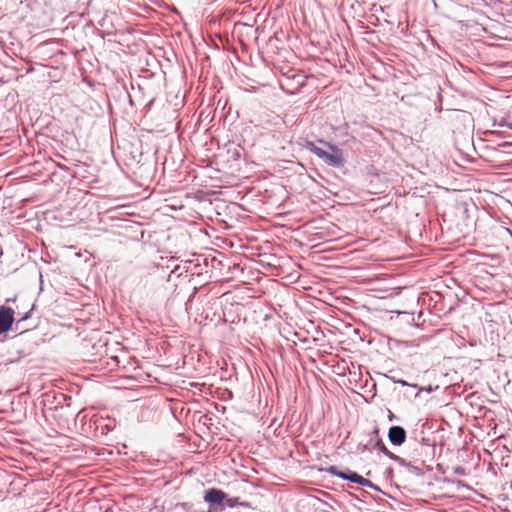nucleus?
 <instances>
[{"mask_svg":"<svg viewBox=\"0 0 512 512\" xmlns=\"http://www.w3.org/2000/svg\"><path fill=\"white\" fill-rule=\"evenodd\" d=\"M342 290L332 287V284L322 277V305L329 308L337 307L341 303Z\"/></svg>","mask_w":512,"mask_h":512,"instance_id":"obj_1","label":"nucleus"},{"mask_svg":"<svg viewBox=\"0 0 512 512\" xmlns=\"http://www.w3.org/2000/svg\"><path fill=\"white\" fill-rule=\"evenodd\" d=\"M325 147V150L322 149V160L332 167H343L345 159L342 150L330 143H325Z\"/></svg>","mask_w":512,"mask_h":512,"instance_id":"obj_2","label":"nucleus"},{"mask_svg":"<svg viewBox=\"0 0 512 512\" xmlns=\"http://www.w3.org/2000/svg\"><path fill=\"white\" fill-rule=\"evenodd\" d=\"M328 472H330L332 475H336L338 476L339 478H342L344 480H348L350 482H353V483H356V484H359L363 487H373V483L364 478L363 476L357 474L356 472H353V471H350V470H347V472H341V471H338L337 468L335 466H330L328 469H327Z\"/></svg>","mask_w":512,"mask_h":512,"instance_id":"obj_3","label":"nucleus"},{"mask_svg":"<svg viewBox=\"0 0 512 512\" xmlns=\"http://www.w3.org/2000/svg\"><path fill=\"white\" fill-rule=\"evenodd\" d=\"M328 472H330L332 475H336L338 476L339 478H342L344 480H348L350 482H353V483H356V484H359L363 487H373V483L364 478L363 476L357 474L356 472H353V471H350V470H347V472H341V471H338L337 468L335 466H330L328 469H327Z\"/></svg>","mask_w":512,"mask_h":512,"instance_id":"obj_4","label":"nucleus"},{"mask_svg":"<svg viewBox=\"0 0 512 512\" xmlns=\"http://www.w3.org/2000/svg\"><path fill=\"white\" fill-rule=\"evenodd\" d=\"M328 472H330L332 475H336L338 476L339 478H342L344 480H348L350 482H353V483H356V484H359L363 487H373V483L364 478L363 476L357 474L356 472H353V471H350V470H347V472H341V471H338L337 468L335 466H330L328 469H327Z\"/></svg>","mask_w":512,"mask_h":512,"instance_id":"obj_5","label":"nucleus"},{"mask_svg":"<svg viewBox=\"0 0 512 512\" xmlns=\"http://www.w3.org/2000/svg\"><path fill=\"white\" fill-rule=\"evenodd\" d=\"M14 311L5 306L0 307V333L7 332L13 323Z\"/></svg>","mask_w":512,"mask_h":512,"instance_id":"obj_6","label":"nucleus"},{"mask_svg":"<svg viewBox=\"0 0 512 512\" xmlns=\"http://www.w3.org/2000/svg\"><path fill=\"white\" fill-rule=\"evenodd\" d=\"M388 438L393 445L400 446L406 440V431L401 426H392L389 428Z\"/></svg>","mask_w":512,"mask_h":512,"instance_id":"obj_7","label":"nucleus"},{"mask_svg":"<svg viewBox=\"0 0 512 512\" xmlns=\"http://www.w3.org/2000/svg\"><path fill=\"white\" fill-rule=\"evenodd\" d=\"M339 228L333 223L322 225V246L337 238H340Z\"/></svg>","mask_w":512,"mask_h":512,"instance_id":"obj_8","label":"nucleus"},{"mask_svg":"<svg viewBox=\"0 0 512 512\" xmlns=\"http://www.w3.org/2000/svg\"><path fill=\"white\" fill-rule=\"evenodd\" d=\"M226 499V494L218 489L211 488L205 492L204 500L213 505H219Z\"/></svg>","mask_w":512,"mask_h":512,"instance_id":"obj_9","label":"nucleus"},{"mask_svg":"<svg viewBox=\"0 0 512 512\" xmlns=\"http://www.w3.org/2000/svg\"><path fill=\"white\" fill-rule=\"evenodd\" d=\"M414 452H415V461H420L422 463L425 462L424 459H421V456H422V451L419 452V449L420 450H423V449H429L432 447V445L430 444V441L429 439H426V438H422V443L418 442V441H415L414 443Z\"/></svg>","mask_w":512,"mask_h":512,"instance_id":"obj_10","label":"nucleus"},{"mask_svg":"<svg viewBox=\"0 0 512 512\" xmlns=\"http://www.w3.org/2000/svg\"><path fill=\"white\" fill-rule=\"evenodd\" d=\"M377 446H378L379 450H381L383 453H385L386 455L392 457V453H390L388 451V449L386 448L385 444L381 440L377 443Z\"/></svg>","mask_w":512,"mask_h":512,"instance_id":"obj_11","label":"nucleus"},{"mask_svg":"<svg viewBox=\"0 0 512 512\" xmlns=\"http://www.w3.org/2000/svg\"><path fill=\"white\" fill-rule=\"evenodd\" d=\"M226 504L229 506V507H234L236 504H237V499H228L226 501Z\"/></svg>","mask_w":512,"mask_h":512,"instance_id":"obj_12","label":"nucleus"},{"mask_svg":"<svg viewBox=\"0 0 512 512\" xmlns=\"http://www.w3.org/2000/svg\"><path fill=\"white\" fill-rule=\"evenodd\" d=\"M395 383H398L402 386H411L410 384H408L405 380H393ZM413 387H416V385H412Z\"/></svg>","mask_w":512,"mask_h":512,"instance_id":"obj_13","label":"nucleus"},{"mask_svg":"<svg viewBox=\"0 0 512 512\" xmlns=\"http://www.w3.org/2000/svg\"><path fill=\"white\" fill-rule=\"evenodd\" d=\"M388 419H389L390 421H393V420H395V419H396L395 414H394L392 411H390V410H388Z\"/></svg>","mask_w":512,"mask_h":512,"instance_id":"obj_14","label":"nucleus"},{"mask_svg":"<svg viewBox=\"0 0 512 512\" xmlns=\"http://www.w3.org/2000/svg\"><path fill=\"white\" fill-rule=\"evenodd\" d=\"M424 390H425V391H427V392H431V391H432V388H431V386H429V387H427V388H423V387H422V388H420V389H419V391H424Z\"/></svg>","mask_w":512,"mask_h":512,"instance_id":"obj_15","label":"nucleus"},{"mask_svg":"<svg viewBox=\"0 0 512 512\" xmlns=\"http://www.w3.org/2000/svg\"><path fill=\"white\" fill-rule=\"evenodd\" d=\"M330 249H331V247H324V248L322 247L321 252L323 253V252H326V251H328Z\"/></svg>","mask_w":512,"mask_h":512,"instance_id":"obj_16","label":"nucleus"},{"mask_svg":"<svg viewBox=\"0 0 512 512\" xmlns=\"http://www.w3.org/2000/svg\"><path fill=\"white\" fill-rule=\"evenodd\" d=\"M321 496L322 497H330L329 493H326V492H323V491L321 493Z\"/></svg>","mask_w":512,"mask_h":512,"instance_id":"obj_17","label":"nucleus"},{"mask_svg":"<svg viewBox=\"0 0 512 512\" xmlns=\"http://www.w3.org/2000/svg\"><path fill=\"white\" fill-rule=\"evenodd\" d=\"M316 153H317V155L320 156V150L319 149H316Z\"/></svg>","mask_w":512,"mask_h":512,"instance_id":"obj_18","label":"nucleus"}]
</instances>
